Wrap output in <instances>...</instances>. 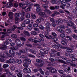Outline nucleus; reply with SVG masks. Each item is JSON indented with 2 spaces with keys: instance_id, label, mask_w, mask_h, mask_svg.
Wrapping results in <instances>:
<instances>
[{
  "instance_id": "f257e3e1",
  "label": "nucleus",
  "mask_w": 77,
  "mask_h": 77,
  "mask_svg": "<svg viewBox=\"0 0 77 77\" xmlns=\"http://www.w3.org/2000/svg\"><path fill=\"white\" fill-rule=\"evenodd\" d=\"M45 25L47 27L45 28V30L48 32H50V26L51 24L50 23L47 22L45 24Z\"/></svg>"
},
{
  "instance_id": "f03ea898",
  "label": "nucleus",
  "mask_w": 77,
  "mask_h": 77,
  "mask_svg": "<svg viewBox=\"0 0 77 77\" xmlns=\"http://www.w3.org/2000/svg\"><path fill=\"white\" fill-rule=\"evenodd\" d=\"M9 1L10 2L7 3L5 5V7L7 8H11L13 6V4L12 2L14 1V0H9Z\"/></svg>"
},
{
  "instance_id": "7ed1b4c3",
  "label": "nucleus",
  "mask_w": 77,
  "mask_h": 77,
  "mask_svg": "<svg viewBox=\"0 0 77 77\" xmlns=\"http://www.w3.org/2000/svg\"><path fill=\"white\" fill-rule=\"evenodd\" d=\"M3 44H4V46L3 47H0V49H1V50H6V49H7V46H6V45L9 44V42H4Z\"/></svg>"
},
{
  "instance_id": "20e7f679",
  "label": "nucleus",
  "mask_w": 77,
  "mask_h": 77,
  "mask_svg": "<svg viewBox=\"0 0 77 77\" xmlns=\"http://www.w3.org/2000/svg\"><path fill=\"white\" fill-rule=\"evenodd\" d=\"M34 6H36V11L38 14H39L40 12H41V8L39 7V5L38 4H35L34 5Z\"/></svg>"
},
{
  "instance_id": "39448f33",
  "label": "nucleus",
  "mask_w": 77,
  "mask_h": 77,
  "mask_svg": "<svg viewBox=\"0 0 77 77\" xmlns=\"http://www.w3.org/2000/svg\"><path fill=\"white\" fill-rule=\"evenodd\" d=\"M13 27L12 26L11 27V29L12 30V31H15V29H17V28H18V29H21V30H23V28L21 27L18 28L17 26L15 25H13Z\"/></svg>"
},
{
  "instance_id": "423d86ee",
  "label": "nucleus",
  "mask_w": 77,
  "mask_h": 77,
  "mask_svg": "<svg viewBox=\"0 0 77 77\" xmlns=\"http://www.w3.org/2000/svg\"><path fill=\"white\" fill-rule=\"evenodd\" d=\"M54 42L56 44H57V45H52V47L54 48H56V49H59V48L58 46H59V43L57 42L56 41H54Z\"/></svg>"
},
{
  "instance_id": "0eeeda50",
  "label": "nucleus",
  "mask_w": 77,
  "mask_h": 77,
  "mask_svg": "<svg viewBox=\"0 0 77 77\" xmlns=\"http://www.w3.org/2000/svg\"><path fill=\"white\" fill-rule=\"evenodd\" d=\"M19 47H20L18 45H17L15 46L11 47L10 48L11 50H18V49Z\"/></svg>"
},
{
  "instance_id": "6e6552de",
  "label": "nucleus",
  "mask_w": 77,
  "mask_h": 77,
  "mask_svg": "<svg viewBox=\"0 0 77 77\" xmlns=\"http://www.w3.org/2000/svg\"><path fill=\"white\" fill-rule=\"evenodd\" d=\"M67 41V39L65 38H62L61 43L64 45H67V44L66 43V42Z\"/></svg>"
},
{
  "instance_id": "1a4fd4ad",
  "label": "nucleus",
  "mask_w": 77,
  "mask_h": 77,
  "mask_svg": "<svg viewBox=\"0 0 77 77\" xmlns=\"http://www.w3.org/2000/svg\"><path fill=\"white\" fill-rule=\"evenodd\" d=\"M67 24L68 26H70V27L74 26V23H73L72 22V21L71 20H69V22H68Z\"/></svg>"
},
{
  "instance_id": "9d476101",
  "label": "nucleus",
  "mask_w": 77,
  "mask_h": 77,
  "mask_svg": "<svg viewBox=\"0 0 77 77\" xmlns=\"http://www.w3.org/2000/svg\"><path fill=\"white\" fill-rule=\"evenodd\" d=\"M24 63H26L30 64L31 63L30 60L27 58L25 59V60L23 61Z\"/></svg>"
},
{
  "instance_id": "9b49d317",
  "label": "nucleus",
  "mask_w": 77,
  "mask_h": 77,
  "mask_svg": "<svg viewBox=\"0 0 77 77\" xmlns=\"http://www.w3.org/2000/svg\"><path fill=\"white\" fill-rule=\"evenodd\" d=\"M14 16V14H13V13L12 12H10L8 13V16L11 19H12L13 18V17Z\"/></svg>"
},
{
  "instance_id": "f8f14e48",
  "label": "nucleus",
  "mask_w": 77,
  "mask_h": 77,
  "mask_svg": "<svg viewBox=\"0 0 77 77\" xmlns=\"http://www.w3.org/2000/svg\"><path fill=\"white\" fill-rule=\"evenodd\" d=\"M57 72V70L56 69H55L52 68L51 70V72L52 74H54Z\"/></svg>"
},
{
  "instance_id": "ddd939ff",
  "label": "nucleus",
  "mask_w": 77,
  "mask_h": 77,
  "mask_svg": "<svg viewBox=\"0 0 77 77\" xmlns=\"http://www.w3.org/2000/svg\"><path fill=\"white\" fill-rule=\"evenodd\" d=\"M39 14L40 15H42V17L44 18L45 17H47V15L44 12H41L40 13H39Z\"/></svg>"
},
{
  "instance_id": "4468645a",
  "label": "nucleus",
  "mask_w": 77,
  "mask_h": 77,
  "mask_svg": "<svg viewBox=\"0 0 77 77\" xmlns=\"http://www.w3.org/2000/svg\"><path fill=\"white\" fill-rule=\"evenodd\" d=\"M44 63H45L43 61H42V62H41V63H40V64L39 63H37V65L38 66H39V67H42V66L43 65H44Z\"/></svg>"
},
{
  "instance_id": "2eb2a0df",
  "label": "nucleus",
  "mask_w": 77,
  "mask_h": 77,
  "mask_svg": "<svg viewBox=\"0 0 77 77\" xmlns=\"http://www.w3.org/2000/svg\"><path fill=\"white\" fill-rule=\"evenodd\" d=\"M46 14H52V12L50 11V10L47 9H45L44 10Z\"/></svg>"
},
{
  "instance_id": "dca6fc26",
  "label": "nucleus",
  "mask_w": 77,
  "mask_h": 77,
  "mask_svg": "<svg viewBox=\"0 0 77 77\" xmlns=\"http://www.w3.org/2000/svg\"><path fill=\"white\" fill-rule=\"evenodd\" d=\"M66 48H67V49L66 50L67 52H69V53H72V50L71 48H68V47Z\"/></svg>"
},
{
  "instance_id": "f3484780",
  "label": "nucleus",
  "mask_w": 77,
  "mask_h": 77,
  "mask_svg": "<svg viewBox=\"0 0 77 77\" xmlns=\"http://www.w3.org/2000/svg\"><path fill=\"white\" fill-rule=\"evenodd\" d=\"M21 62H22V61H21V60L20 59H17L16 60V63H18V64L21 63Z\"/></svg>"
},
{
  "instance_id": "a211bd4d",
  "label": "nucleus",
  "mask_w": 77,
  "mask_h": 77,
  "mask_svg": "<svg viewBox=\"0 0 77 77\" xmlns=\"http://www.w3.org/2000/svg\"><path fill=\"white\" fill-rule=\"evenodd\" d=\"M23 33L24 34V35L27 36H30V33H29V32H28L27 31H24L23 32Z\"/></svg>"
},
{
  "instance_id": "6ab92c4d",
  "label": "nucleus",
  "mask_w": 77,
  "mask_h": 77,
  "mask_svg": "<svg viewBox=\"0 0 77 77\" xmlns=\"http://www.w3.org/2000/svg\"><path fill=\"white\" fill-rule=\"evenodd\" d=\"M60 8H61L63 10H65V4H64L63 3L61 4V5L60 6Z\"/></svg>"
},
{
  "instance_id": "aec40b11",
  "label": "nucleus",
  "mask_w": 77,
  "mask_h": 77,
  "mask_svg": "<svg viewBox=\"0 0 77 77\" xmlns=\"http://www.w3.org/2000/svg\"><path fill=\"white\" fill-rule=\"evenodd\" d=\"M24 23L25 24H28L29 23H30V20L29 19L25 20L24 21Z\"/></svg>"
},
{
  "instance_id": "412c9836",
  "label": "nucleus",
  "mask_w": 77,
  "mask_h": 77,
  "mask_svg": "<svg viewBox=\"0 0 77 77\" xmlns=\"http://www.w3.org/2000/svg\"><path fill=\"white\" fill-rule=\"evenodd\" d=\"M9 53L11 54H13V55H14V54H15V52L14 51L12 50H9Z\"/></svg>"
},
{
  "instance_id": "4be33fe9",
  "label": "nucleus",
  "mask_w": 77,
  "mask_h": 77,
  "mask_svg": "<svg viewBox=\"0 0 77 77\" xmlns=\"http://www.w3.org/2000/svg\"><path fill=\"white\" fill-rule=\"evenodd\" d=\"M29 51L30 53H32L33 54H36V51L32 49H29Z\"/></svg>"
},
{
  "instance_id": "5701e85b",
  "label": "nucleus",
  "mask_w": 77,
  "mask_h": 77,
  "mask_svg": "<svg viewBox=\"0 0 77 77\" xmlns=\"http://www.w3.org/2000/svg\"><path fill=\"white\" fill-rule=\"evenodd\" d=\"M35 43H38V42L40 43V39L38 38H35Z\"/></svg>"
},
{
  "instance_id": "b1692460",
  "label": "nucleus",
  "mask_w": 77,
  "mask_h": 77,
  "mask_svg": "<svg viewBox=\"0 0 77 77\" xmlns=\"http://www.w3.org/2000/svg\"><path fill=\"white\" fill-rule=\"evenodd\" d=\"M31 17L32 19H35V18H36V16L35 14H31Z\"/></svg>"
},
{
  "instance_id": "393cba45",
  "label": "nucleus",
  "mask_w": 77,
  "mask_h": 77,
  "mask_svg": "<svg viewBox=\"0 0 77 77\" xmlns=\"http://www.w3.org/2000/svg\"><path fill=\"white\" fill-rule=\"evenodd\" d=\"M24 42L23 41H20L19 44L18 45V46L20 47L22 45H24Z\"/></svg>"
},
{
  "instance_id": "a878e982",
  "label": "nucleus",
  "mask_w": 77,
  "mask_h": 77,
  "mask_svg": "<svg viewBox=\"0 0 77 77\" xmlns=\"http://www.w3.org/2000/svg\"><path fill=\"white\" fill-rule=\"evenodd\" d=\"M72 36L75 39H77V35L75 34H73L72 35Z\"/></svg>"
},
{
  "instance_id": "bb28decb",
  "label": "nucleus",
  "mask_w": 77,
  "mask_h": 77,
  "mask_svg": "<svg viewBox=\"0 0 77 77\" xmlns=\"http://www.w3.org/2000/svg\"><path fill=\"white\" fill-rule=\"evenodd\" d=\"M35 22L36 23H37L38 24L40 23L41 22V19H38L36 20Z\"/></svg>"
},
{
  "instance_id": "cd10ccee",
  "label": "nucleus",
  "mask_w": 77,
  "mask_h": 77,
  "mask_svg": "<svg viewBox=\"0 0 77 77\" xmlns=\"http://www.w3.org/2000/svg\"><path fill=\"white\" fill-rule=\"evenodd\" d=\"M20 40L19 39H16L15 40V42L17 44V45H19L20 42Z\"/></svg>"
},
{
  "instance_id": "c85d7f7f",
  "label": "nucleus",
  "mask_w": 77,
  "mask_h": 77,
  "mask_svg": "<svg viewBox=\"0 0 77 77\" xmlns=\"http://www.w3.org/2000/svg\"><path fill=\"white\" fill-rule=\"evenodd\" d=\"M8 66H9V65L8 64H4L3 66V67L5 69L6 68H8Z\"/></svg>"
},
{
  "instance_id": "c756f323",
  "label": "nucleus",
  "mask_w": 77,
  "mask_h": 77,
  "mask_svg": "<svg viewBox=\"0 0 77 77\" xmlns=\"http://www.w3.org/2000/svg\"><path fill=\"white\" fill-rule=\"evenodd\" d=\"M27 28L29 30H31L32 29V24H29V25L27 26Z\"/></svg>"
},
{
  "instance_id": "7c9ffc66",
  "label": "nucleus",
  "mask_w": 77,
  "mask_h": 77,
  "mask_svg": "<svg viewBox=\"0 0 77 77\" xmlns=\"http://www.w3.org/2000/svg\"><path fill=\"white\" fill-rule=\"evenodd\" d=\"M24 19H25V17L24 16H21L20 17V18L19 19V20L20 21H23V20H24Z\"/></svg>"
},
{
  "instance_id": "2f4dec72",
  "label": "nucleus",
  "mask_w": 77,
  "mask_h": 77,
  "mask_svg": "<svg viewBox=\"0 0 77 77\" xmlns=\"http://www.w3.org/2000/svg\"><path fill=\"white\" fill-rule=\"evenodd\" d=\"M42 61L43 60L41 59H37L36 60V62H37V63H41V62H42Z\"/></svg>"
},
{
  "instance_id": "473e14b6",
  "label": "nucleus",
  "mask_w": 77,
  "mask_h": 77,
  "mask_svg": "<svg viewBox=\"0 0 77 77\" xmlns=\"http://www.w3.org/2000/svg\"><path fill=\"white\" fill-rule=\"evenodd\" d=\"M58 61L61 62V63H64V64H67L65 62L62 60H58Z\"/></svg>"
},
{
  "instance_id": "72a5a7b5",
  "label": "nucleus",
  "mask_w": 77,
  "mask_h": 77,
  "mask_svg": "<svg viewBox=\"0 0 77 77\" xmlns=\"http://www.w3.org/2000/svg\"><path fill=\"white\" fill-rule=\"evenodd\" d=\"M26 17L27 18H30V14H27L26 15Z\"/></svg>"
},
{
  "instance_id": "f704fd0d",
  "label": "nucleus",
  "mask_w": 77,
  "mask_h": 77,
  "mask_svg": "<svg viewBox=\"0 0 77 77\" xmlns=\"http://www.w3.org/2000/svg\"><path fill=\"white\" fill-rule=\"evenodd\" d=\"M20 58L22 59H27V56L24 55H22L20 56Z\"/></svg>"
},
{
  "instance_id": "c9c22d12",
  "label": "nucleus",
  "mask_w": 77,
  "mask_h": 77,
  "mask_svg": "<svg viewBox=\"0 0 77 77\" xmlns=\"http://www.w3.org/2000/svg\"><path fill=\"white\" fill-rule=\"evenodd\" d=\"M57 0H52L51 1V3H52V4H57Z\"/></svg>"
},
{
  "instance_id": "e433bc0d",
  "label": "nucleus",
  "mask_w": 77,
  "mask_h": 77,
  "mask_svg": "<svg viewBox=\"0 0 77 77\" xmlns=\"http://www.w3.org/2000/svg\"><path fill=\"white\" fill-rule=\"evenodd\" d=\"M50 21L51 22H52V23H55L56 22V21L54 20V19L53 18H51Z\"/></svg>"
},
{
  "instance_id": "4c0bfd02",
  "label": "nucleus",
  "mask_w": 77,
  "mask_h": 77,
  "mask_svg": "<svg viewBox=\"0 0 77 77\" xmlns=\"http://www.w3.org/2000/svg\"><path fill=\"white\" fill-rule=\"evenodd\" d=\"M66 33H70L71 32V30L68 29H66Z\"/></svg>"
},
{
  "instance_id": "58836bf2",
  "label": "nucleus",
  "mask_w": 77,
  "mask_h": 77,
  "mask_svg": "<svg viewBox=\"0 0 77 77\" xmlns=\"http://www.w3.org/2000/svg\"><path fill=\"white\" fill-rule=\"evenodd\" d=\"M54 55L55 56H60V52H58Z\"/></svg>"
},
{
  "instance_id": "ea45409f",
  "label": "nucleus",
  "mask_w": 77,
  "mask_h": 77,
  "mask_svg": "<svg viewBox=\"0 0 77 77\" xmlns=\"http://www.w3.org/2000/svg\"><path fill=\"white\" fill-rule=\"evenodd\" d=\"M14 16L15 18H18L19 17V15H18V13H16L14 15Z\"/></svg>"
},
{
  "instance_id": "a19ab883",
  "label": "nucleus",
  "mask_w": 77,
  "mask_h": 77,
  "mask_svg": "<svg viewBox=\"0 0 77 77\" xmlns=\"http://www.w3.org/2000/svg\"><path fill=\"white\" fill-rule=\"evenodd\" d=\"M43 7L45 9H47L48 8V5H45V4H43Z\"/></svg>"
},
{
  "instance_id": "79ce46f5",
  "label": "nucleus",
  "mask_w": 77,
  "mask_h": 77,
  "mask_svg": "<svg viewBox=\"0 0 77 77\" xmlns=\"http://www.w3.org/2000/svg\"><path fill=\"white\" fill-rule=\"evenodd\" d=\"M37 56L38 57H44V55L42 54H38Z\"/></svg>"
},
{
  "instance_id": "37998d69",
  "label": "nucleus",
  "mask_w": 77,
  "mask_h": 77,
  "mask_svg": "<svg viewBox=\"0 0 77 77\" xmlns=\"http://www.w3.org/2000/svg\"><path fill=\"white\" fill-rule=\"evenodd\" d=\"M43 54H48V51L45 49L44 50Z\"/></svg>"
},
{
  "instance_id": "c03bdc74",
  "label": "nucleus",
  "mask_w": 77,
  "mask_h": 77,
  "mask_svg": "<svg viewBox=\"0 0 77 77\" xmlns=\"http://www.w3.org/2000/svg\"><path fill=\"white\" fill-rule=\"evenodd\" d=\"M31 34L32 35H37V33L35 31H32Z\"/></svg>"
},
{
  "instance_id": "a18cd8bd",
  "label": "nucleus",
  "mask_w": 77,
  "mask_h": 77,
  "mask_svg": "<svg viewBox=\"0 0 77 77\" xmlns=\"http://www.w3.org/2000/svg\"><path fill=\"white\" fill-rule=\"evenodd\" d=\"M70 47L71 49H74L75 48V46L74 45H70Z\"/></svg>"
},
{
  "instance_id": "49530a36",
  "label": "nucleus",
  "mask_w": 77,
  "mask_h": 77,
  "mask_svg": "<svg viewBox=\"0 0 77 77\" xmlns=\"http://www.w3.org/2000/svg\"><path fill=\"white\" fill-rule=\"evenodd\" d=\"M57 30L58 32H60L62 30V29L60 28V27L58 26L57 28Z\"/></svg>"
},
{
  "instance_id": "de8ad7c7",
  "label": "nucleus",
  "mask_w": 77,
  "mask_h": 77,
  "mask_svg": "<svg viewBox=\"0 0 77 77\" xmlns=\"http://www.w3.org/2000/svg\"><path fill=\"white\" fill-rule=\"evenodd\" d=\"M25 45H26V46L27 47H28L30 48L32 47V45L30 44H26Z\"/></svg>"
},
{
  "instance_id": "09e8293b",
  "label": "nucleus",
  "mask_w": 77,
  "mask_h": 77,
  "mask_svg": "<svg viewBox=\"0 0 77 77\" xmlns=\"http://www.w3.org/2000/svg\"><path fill=\"white\" fill-rule=\"evenodd\" d=\"M10 61L11 62V63H14L15 62V60H14V59L13 58H10Z\"/></svg>"
},
{
  "instance_id": "8fccbe9b",
  "label": "nucleus",
  "mask_w": 77,
  "mask_h": 77,
  "mask_svg": "<svg viewBox=\"0 0 77 77\" xmlns=\"http://www.w3.org/2000/svg\"><path fill=\"white\" fill-rule=\"evenodd\" d=\"M60 36L62 38H63L64 37H65V34H60Z\"/></svg>"
},
{
  "instance_id": "3c124183",
  "label": "nucleus",
  "mask_w": 77,
  "mask_h": 77,
  "mask_svg": "<svg viewBox=\"0 0 77 77\" xmlns=\"http://www.w3.org/2000/svg\"><path fill=\"white\" fill-rule=\"evenodd\" d=\"M23 66L24 67H28L29 65L28 63H24V64H23Z\"/></svg>"
},
{
  "instance_id": "603ef678",
  "label": "nucleus",
  "mask_w": 77,
  "mask_h": 77,
  "mask_svg": "<svg viewBox=\"0 0 77 77\" xmlns=\"http://www.w3.org/2000/svg\"><path fill=\"white\" fill-rule=\"evenodd\" d=\"M26 70L27 71V73H30V72H31L30 69L29 68H26Z\"/></svg>"
},
{
  "instance_id": "864d4df0",
  "label": "nucleus",
  "mask_w": 77,
  "mask_h": 77,
  "mask_svg": "<svg viewBox=\"0 0 77 77\" xmlns=\"http://www.w3.org/2000/svg\"><path fill=\"white\" fill-rule=\"evenodd\" d=\"M28 56L30 57H33V58L35 57V56L32 54H29L28 55Z\"/></svg>"
},
{
  "instance_id": "5fc2aeb1",
  "label": "nucleus",
  "mask_w": 77,
  "mask_h": 77,
  "mask_svg": "<svg viewBox=\"0 0 77 77\" xmlns=\"http://www.w3.org/2000/svg\"><path fill=\"white\" fill-rule=\"evenodd\" d=\"M11 36V37H12V38H16L17 37V36L15 34H12Z\"/></svg>"
},
{
  "instance_id": "6e6d98bb",
  "label": "nucleus",
  "mask_w": 77,
  "mask_h": 77,
  "mask_svg": "<svg viewBox=\"0 0 77 77\" xmlns=\"http://www.w3.org/2000/svg\"><path fill=\"white\" fill-rule=\"evenodd\" d=\"M49 9L51 10H54L55 9V8L54 6H51L49 7Z\"/></svg>"
},
{
  "instance_id": "4d7b16f0",
  "label": "nucleus",
  "mask_w": 77,
  "mask_h": 77,
  "mask_svg": "<svg viewBox=\"0 0 77 77\" xmlns=\"http://www.w3.org/2000/svg\"><path fill=\"white\" fill-rule=\"evenodd\" d=\"M20 53H27V51H25V50H24L23 51L22 50H20Z\"/></svg>"
},
{
  "instance_id": "13d9d810",
  "label": "nucleus",
  "mask_w": 77,
  "mask_h": 77,
  "mask_svg": "<svg viewBox=\"0 0 77 77\" xmlns=\"http://www.w3.org/2000/svg\"><path fill=\"white\" fill-rule=\"evenodd\" d=\"M38 27L39 29H41V30H43V29H44V26L41 25H40L38 26Z\"/></svg>"
},
{
  "instance_id": "bf43d9fd",
  "label": "nucleus",
  "mask_w": 77,
  "mask_h": 77,
  "mask_svg": "<svg viewBox=\"0 0 77 77\" xmlns=\"http://www.w3.org/2000/svg\"><path fill=\"white\" fill-rule=\"evenodd\" d=\"M5 36L4 35H2L1 36V38L2 41H3V40H4V38H5Z\"/></svg>"
},
{
  "instance_id": "052dcab7",
  "label": "nucleus",
  "mask_w": 77,
  "mask_h": 77,
  "mask_svg": "<svg viewBox=\"0 0 77 77\" xmlns=\"http://www.w3.org/2000/svg\"><path fill=\"white\" fill-rule=\"evenodd\" d=\"M58 11L60 13H64V11L63 10L60 9L58 10Z\"/></svg>"
},
{
  "instance_id": "680f3d73",
  "label": "nucleus",
  "mask_w": 77,
  "mask_h": 77,
  "mask_svg": "<svg viewBox=\"0 0 77 77\" xmlns=\"http://www.w3.org/2000/svg\"><path fill=\"white\" fill-rule=\"evenodd\" d=\"M70 4L68 3H66L65 4V6H66L67 7H68V8L70 6Z\"/></svg>"
},
{
  "instance_id": "e2e57ef3",
  "label": "nucleus",
  "mask_w": 77,
  "mask_h": 77,
  "mask_svg": "<svg viewBox=\"0 0 77 77\" xmlns=\"http://www.w3.org/2000/svg\"><path fill=\"white\" fill-rule=\"evenodd\" d=\"M11 69L12 71H14V70L15 69V67L14 66H12L11 67Z\"/></svg>"
},
{
  "instance_id": "0e129e2a",
  "label": "nucleus",
  "mask_w": 77,
  "mask_h": 77,
  "mask_svg": "<svg viewBox=\"0 0 77 77\" xmlns=\"http://www.w3.org/2000/svg\"><path fill=\"white\" fill-rule=\"evenodd\" d=\"M23 72H25V73H27V68H24L23 69Z\"/></svg>"
},
{
  "instance_id": "69168bd1",
  "label": "nucleus",
  "mask_w": 77,
  "mask_h": 77,
  "mask_svg": "<svg viewBox=\"0 0 77 77\" xmlns=\"http://www.w3.org/2000/svg\"><path fill=\"white\" fill-rule=\"evenodd\" d=\"M72 12L73 13V14H77V11H76V10H75V9H73L72 11Z\"/></svg>"
},
{
  "instance_id": "338daca9",
  "label": "nucleus",
  "mask_w": 77,
  "mask_h": 77,
  "mask_svg": "<svg viewBox=\"0 0 77 77\" xmlns=\"http://www.w3.org/2000/svg\"><path fill=\"white\" fill-rule=\"evenodd\" d=\"M17 76L18 77H22L23 76V75L21 73H18L17 74Z\"/></svg>"
},
{
  "instance_id": "774afa93",
  "label": "nucleus",
  "mask_w": 77,
  "mask_h": 77,
  "mask_svg": "<svg viewBox=\"0 0 77 77\" xmlns=\"http://www.w3.org/2000/svg\"><path fill=\"white\" fill-rule=\"evenodd\" d=\"M69 56L70 57H74V55L73 54H69Z\"/></svg>"
}]
</instances>
